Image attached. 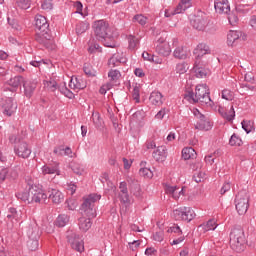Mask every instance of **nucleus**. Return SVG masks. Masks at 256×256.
<instances>
[{
    "label": "nucleus",
    "mask_w": 256,
    "mask_h": 256,
    "mask_svg": "<svg viewBox=\"0 0 256 256\" xmlns=\"http://www.w3.org/2000/svg\"><path fill=\"white\" fill-rule=\"evenodd\" d=\"M84 73L87 75V77H95L97 75V71L93 69V66L91 64H84Z\"/></svg>",
    "instance_id": "obj_45"
},
{
    "label": "nucleus",
    "mask_w": 256,
    "mask_h": 256,
    "mask_svg": "<svg viewBox=\"0 0 256 256\" xmlns=\"http://www.w3.org/2000/svg\"><path fill=\"white\" fill-rule=\"evenodd\" d=\"M120 193H129V189L127 188V182L123 181L119 184Z\"/></svg>",
    "instance_id": "obj_64"
},
{
    "label": "nucleus",
    "mask_w": 256,
    "mask_h": 256,
    "mask_svg": "<svg viewBox=\"0 0 256 256\" xmlns=\"http://www.w3.org/2000/svg\"><path fill=\"white\" fill-rule=\"evenodd\" d=\"M150 103H152V105H163V94H161V92H157L154 91L150 94Z\"/></svg>",
    "instance_id": "obj_28"
},
{
    "label": "nucleus",
    "mask_w": 256,
    "mask_h": 256,
    "mask_svg": "<svg viewBox=\"0 0 256 256\" xmlns=\"http://www.w3.org/2000/svg\"><path fill=\"white\" fill-rule=\"evenodd\" d=\"M87 29H89V23H87V22H80L76 25L77 35H83V33H85V31H87Z\"/></svg>",
    "instance_id": "obj_44"
},
{
    "label": "nucleus",
    "mask_w": 256,
    "mask_h": 256,
    "mask_svg": "<svg viewBox=\"0 0 256 256\" xmlns=\"http://www.w3.org/2000/svg\"><path fill=\"white\" fill-rule=\"evenodd\" d=\"M92 121L97 129L103 127V119H101V114H99V112L92 113Z\"/></svg>",
    "instance_id": "obj_38"
},
{
    "label": "nucleus",
    "mask_w": 256,
    "mask_h": 256,
    "mask_svg": "<svg viewBox=\"0 0 256 256\" xmlns=\"http://www.w3.org/2000/svg\"><path fill=\"white\" fill-rule=\"evenodd\" d=\"M200 228L206 233L207 231H215L217 229V221L210 219L207 223L200 225Z\"/></svg>",
    "instance_id": "obj_31"
},
{
    "label": "nucleus",
    "mask_w": 256,
    "mask_h": 256,
    "mask_svg": "<svg viewBox=\"0 0 256 256\" xmlns=\"http://www.w3.org/2000/svg\"><path fill=\"white\" fill-rule=\"evenodd\" d=\"M194 73H195V76L198 79H203V78L207 77V75L209 74V70L195 65L194 66Z\"/></svg>",
    "instance_id": "obj_35"
},
{
    "label": "nucleus",
    "mask_w": 256,
    "mask_h": 256,
    "mask_svg": "<svg viewBox=\"0 0 256 256\" xmlns=\"http://www.w3.org/2000/svg\"><path fill=\"white\" fill-rule=\"evenodd\" d=\"M54 153L58 157H65V155H71V153H73V151H71V149L69 147L65 148L64 146H58V147L54 148Z\"/></svg>",
    "instance_id": "obj_32"
},
{
    "label": "nucleus",
    "mask_w": 256,
    "mask_h": 256,
    "mask_svg": "<svg viewBox=\"0 0 256 256\" xmlns=\"http://www.w3.org/2000/svg\"><path fill=\"white\" fill-rule=\"evenodd\" d=\"M9 173V170L5 168L4 166H0V183H3L5 179H7V174Z\"/></svg>",
    "instance_id": "obj_56"
},
{
    "label": "nucleus",
    "mask_w": 256,
    "mask_h": 256,
    "mask_svg": "<svg viewBox=\"0 0 256 256\" xmlns=\"http://www.w3.org/2000/svg\"><path fill=\"white\" fill-rule=\"evenodd\" d=\"M41 171L44 175H61L59 163L44 165L42 166Z\"/></svg>",
    "instance_id": "obj_19"
},
{
    "label": "nucleus",
    "mask_w": 256,
    "mask_h": 256,
    "mask_svg": "<svg viewBox=\"0 0 256 256\" xmlns=\"http://www.w3.org/2000/svg\"><path fill=\"white\" fill-rule=\"evenodd\" d=\"M17 5L20 9H29V7H31V2L30 0H18Z\"/></svg>",
    "instance_id": "obj_55"
},
{
    "label": "nucleus",
    "mask_w": 256,
    "mask_h": 256,
    "mask_svg": "<svg viewBox=\"0 0 256 256\" xmlns=\"http://www.w3.org/2000/svg\"><path fill=\"white\" fill-rule=\"evenodd\" d=\"M182 157L185 161H189V159H195L197 157V152L193 147H186L182 149Z\"/></svg>",
    "instance_id": "obj_29"
},
{
    "label": "nucleus",
    "mask_w": 256,
    "mask_h": 256,
    "mask_svg": "<svg viewBox=\"0 0 256 256\" xmlns=\"http://www.w3.org/2000/svg\"><path fill=\"white\" fill-rule=\"evenodd\" d=\"M251 9H253V7L249 4H238L236 6L237 13H242L243 15H245V13H249Z\"/></svg>",
    "instance_id": "obj_42"
},
{
    "label": "nucleus",
    "mask_w": 256,
    "mask_h": 256,
    "mask_svg": "<svg viewBox=\"0 0 256 256\" xmlns=\"http://www.w3.org/2000/svg\"><path fill=\"white\" fill-rule=\"evenodd\" d=\"M23 87L26 97H31L35 89H37V82L32 80H26L23 82Z\"/></svg>",
    "instance_id": "obj_21"
},
{
    "label": "nucleus",
    "mask_w": 256,
    "mask_h": 256,
    "mask_svg": "<svg viewBox=\"0 0 256 256\" xmlns=\"http://www.w3.org/2000/svg\"><path fill=\"white\" fill-rule=\"evenodd\" d=\"M67 240H68V243H70L72 249H74L75 251H78V253H83V250L85 249V247L83 246V240L81 239L79 234L73 231H68Z\"/></svg>",
    "instance_id": "obj_10"
},
{
    "label": "nucleus",
    "mask_w": 256,
    "mask_h": 256,
    "mask_svg": "<svg viewBox=\"0 0 256 256\" xmlns=\"http://www.w3.org/2000/svg\"><path fill=\"white\" fill-rule=\"evenodd\" d=\"M242 129L246 131L247 133H251V130L253 129V126H251V122L242 121Z\"/></svg>",
    "instance_id": "obj_62"
},
{
    "label": "nucleus",
    "mask_w": 256,
    "mask_h": 256,
    "mask_svg": "<svg viewBox=\"0 0 256 256\" xmlns=\"http://www.w3.org/2000/svg\"><path fill=\"white\" fill-rule=\"evenodd\" d=\"M27 247L30 251H37L39 249V239L29 238Z\"/></svg>",
    "instance_id": "obj_41"
},
{
    "label": "nucleus",
    "mask_w": 256,
    "mask_h": 256,
    "mask_svg": "<svg viewBox=\"0 0 256 256\" xmlns=\"http://www.w3.org/2000/svg\"><path fill=\"white\" fill-rule=\"evenodd\" d=\"M72 171L76 174V175H83V167L79 164H75L72 166Z\"/></svg>",
    "instance_id": "obj_58"
},
{
    "label": "nucleus",
    "mask_w": 256,
    "mask_h": 256,
    "mask_svg": "<svg viewBox=\"0 0 256 256\" xmlns=\"http://www.w3.org/2000/svg\"><path fill=\"white\" fill-rule=\"evenodd\" d=\"M172 215L175 221H186L187 223H191V221L196 217L195 210L191 207L185 206L174 210Z\"/></svg>",
    "instance_id": "obj_6"
},
{
    "label": "nucleus",
    "mask_w": 256,
    "mask_h": 256,
    "mask_svg": "<svg viewBox=\"0 0 256 256\" xmlns=\"http://www.w3.org/2000/svg\"><path fill=\"white\" fill-rule=\"evenodd\" d=\"M2 107L4 109V115L11 117V115L17 111V102H15L13 98H7Z\"/></svg>",
    "instance_id": "obj_17"
},
{
    "label": "nucleus",
    "mask_w": 256,
    "mask_h": 256,
    "mask_svg": "<svg viewBox=\"0 0 256 256\" xmlns=\"http://www.w3.org/2000/svg\"><path fill=\"white\" fill-rule=\"evenodd\" d=\"M190 23L196 31H205L209 25V18L204 12H198L192 17Z\"/></svg>",
    "instance_id": "obj_8"
},
{
    "label": "nucleus",
    "mask_w": 256,
    "mask_h": 256,
    "mask_svg": "<svg viewBox=\"0 0 256 256\" xmlns=\"http://www.w3.org/2000/svg\"><path fill=\"white\" fill-rule=\"evenodd\" d=\"M35 27L37 29L35 40L40 45H44L46 49H55V41L51 36V30H49V23L45 16L37 14L35 16Z\"/></svg>",
    "instance_id": "obj_2"
},
{
    "label": "nucleus",
    "mask_w": 256,
    "mask_h": 256,
    "mask_svg": "<svg viewBox=\"0 0 256 256\" xmlns=\"http://www.w3.org/2000/svg\"><path fill=\"white\" fill-rule=\"evenodd\" d=\"M41 9H43L44 11L53 10V0H42Z\"/></svg>",
    "instance_id": "obj_50"
},
{
    "label": "nucleus",
    "mask_w": 256,
    "mask_h": 256,
    "mask_svg": "<svg viewBox=\"0 0 256 256\" xmlns=\"http://www.w3.org/2000/svg\"><path fill=\"white\" fill-rule=\"evenodd\" d=\"M214 8L216 13H224L227 15L231 11V6L229 5V0H215Z\"/></svg>",
    "instance_id": "obj_18"
},
{
    "label": "nucleus",
    "mask_w": 256,
    "mask_h": 256,
    "mask_svg": "<svg viewBox=\"0 0 256 256\" xmlns=\"http://www.w3.org/2000/svg\"><path fill=\"white\" fill-rule=\"evenodd\" d=\"M211 53V50L209 49V46L205 43H200L197 45L196 49L194 50V55H197V57H203V55H207Z\"/></svg>",
    "instance_id": "obj_27"
},
{
    "label": "nucleus",
    "mask_w": 256,
    "mask_h": 256,
    "mask_svg": "<svg viewBox=\"0 0 256 256\" xmlns=\"http://www.w3.org/2000/svg\"><path fill=\"white\" fill-rule=\"evenodd\" d=\"M49 199H51L52 203L59 205V203H63V199H65V196L58 189H51Z\"/></svg>",
    "instance_id": "obj_22"
},
{
    "label": "nucleus",
    "mask_w": 256,
    "mask_h": 256,
    "mask_svg": "<svg viewBox=\"0 0 256 256\" xmlns=\"http://www.w3.org/2000/svg\"><path fill=\"white\" fill-rule=\"evenodd\" d=\"M109 67H119L121 65V58L119 55L114 54L109 60H108Z\"/></svg>",
    "instance_id": "obj_43"
},
{
    "label": "nucleus",
    "mask_w": 256,
    "mask_h": 256,
    "mask_svg": "<svg viewBox=\"0 0 256 256\" xmlns=\"http://www.w3.org/2000/svg\"><path fill=\"white\" fill-rule=\"evenodd\" d=\"M84 201L81 204L80 211L82 215H85L81 218H79V229L81 231H86L91 229V226L93 225V222H91V219H95L97 217V210L95 209V203L97 201L101 200V194L92 193L86 197L83 198ZM88 217V218H86Z\"/></svg>",
    "instance_id": "obj_1"
},
{
    "label": "nucleus",
    "mask_w": 256,
    "mask_h": 256,
    "mask_svg": "<svg viewBox=\"0 0 256 256\" xmlns=\"http://www.w3.org/2000/svg\"><path fill=\"white\" fill-rule=\"evenodd\" d=\"M14 151L18 157H22V159L29 158V155H31V148L29 147V144L27 142H18L15 145Z\"/></svg>",
    "instance_id": "obj_14"
},
{
    "label": "nucleus",
    "mask_w": 256,
    "mask_h": 256,
    "mask_svg": "<svg viewBox=\"0 0 256 256\" xmlns=\"http://www.w3.org/2000/svg\"><path fill=\"white\" fill-rule=\"evenodd\" d=\"M241 35L243 33L241 31H235V30H230L228 35H227V43L230 47H233L239 39H241Z\"/></svg>",
    "instance_id": "obj_23"
},
{
    "label": "nucleus",
    "mask_w": 256,
    "mask_h": 256,
    "mask_svg": "<svg viewBox=\"0 0 256 256\" xmlns=\"http://www.w3.org/2000/svg\"><path fill=\"white\" fill-rule=\"evenodd\" d=\"M127 182L129 184L130 193L136 197V199H141L143 196V191L141 190V185L139 181L135 178H128Z\"/></svg>",
    "instance_id": "obj_15"
},
{
    "label": "nucleus",
    "mask_w": 256,
    "mask_h": 256,
    "mask_svg": "<svg viewBox=\"0 0 256 256\" xmlns=\"http://www.w3.org/2000/svg\"><path fill=\"white\" fill-rule=\"evenodd\" d=\"M188 69H189V66L185 62H182L176 65V73H179V75H183L184 73H187Z\"/></svg>",
    "instance_id": "obj_46"
},
{
    "label": "nucleus",
    "mask_w": 256,
    "mask_h": 256,
    "mask_svg": "<svg viewBox=\"0 0 256 256\" xmlns=\"http://www.w3.org/2000/svg\"><path fill=\"white\" fill-rule=\"evenodd\" d=\"M137 45H139V39L133 35H129L128 49H130V51H135L137 49Z\"/></svg>",
    "instance_id": "obj_36"
},
{
    "label": "nucleus",
    "mask_w": 256,
    "mask_h": 256,
    "mask_svg": "<svg viewBox=\"0 0 256 256\" xmlns=\"http://www.w3.org/2000/svg\"><path fill=\"white\" fill-rule=\"evenodd\" d=\"M222 117L226 119V121H233V119H235V108L231 106L228 112L222 113Z\"/></svg>",
    "instance_id": "obj_48"
},
{
    "label": "nucleus",
    "mask_w": 256,
    "mask_h": 256,
    "mask_svg": "<svg viewBox=\"0 0 256 256\" xmlns=\"http://www.w3.org/2000/svg\"><path fill=\"white\" fill-rule=\"evenodd\" d=\"M193 114L196 119H199V121L195 125V129H199L200 131H209V129H211V124L209 123V121H207L205 115L200 113V111L197 109L193 111Z\"/></svg>",
    "instance_id": "obj_12"
},
{
    "label": "nucleus",
    "mask_w": 256,
    "mask_h": 256,
    "mask_svg": "<svg viewBox=\"0 0 256 256\" xmlns=\"http://www.w3.org/2000/svg\"><path fill=\"white\" fill-rule=\"evenodd\" d=\"M147 17H145L143 14H137L134 16L133 21L136 23H139V25H147Z\"/></svg>",
    "instance_id": "obj_52"
},
{
    "label": "nucleus",
    "mask_w": 256,
    "mask_h": 256,
    "mask_svg": "<svg viewBox=\"0 0 256 256\" xmlns=\"http://www.w3.org/2000/svg\"><path fill=\"white\" fill-rule=\"evenodd\" d=\"M191 5H192L191 0H181L179 4L176 6V8L174 9V11L177 15L181 13H185V11H187V9L191 7Z\"/></svg>",
    "instance_id": "obj_26"
},
{
    "label": "nucleus",
    "mask_w": 256,
    "mask_h": 256,
    "mask_svg": "<svg viewBox=\"0 0 256 256\" xmlns=\"http://www.w3.org/2000/svg\"><path fill=\"white\" fill-rule=\"evenodd\" d=\"M88 51L89 53H95V51H101V47L97 43L91 44L90 42Z\"/></svg>",
    "instance_id": "obj_61"
},
{
    "label": "nucleus",
    "mask_w": 256,
    "mask_h": 256,
    "mask_svg": "<svg viewBox=\"0 0 256 256\" xmlns=\"http://www.w3.org/2000/svg\"><path fill=\"white\" fill-rule=\"evenodd\" d=\"M69 87L73 89V91H79L81 89H85V87H87V80L83 79L81 76L79 77L73 76L70 79Z\"/></svg>",
    "instance_id": "obj_16"
},
{
    "label": "nucleus",
    "mask_w": 256,
    "mask_h": 256,
    "mask_svg": "<svg viewBox=\"0 0 256 256\" xmlns=\"http://www.w3.org/2000/svg\"><path fill=\"white\" fill-rule=\"evenodd\" d=\"M167 113H169V110L166 108H162L156 115H155V119H158V121L163 120V118L165 117V115H167Z\"/></svg>",
    "instance_id": "obj_57"
},
{
    "label": "nucleus",
    "mask_w": 256,
    "mask_h": 256,
    "mask_svg": "<svg viewBox=\"0 0 256 256\" xmlns=\"http://www.w3.org/2000/svg\"><path fill=\"white\" fill-rule=\"evenodd\" d=\"M119 199L124 205H131V198L129 192L119 193Z\"/></svg>",
    "instance_id": "obj_49"
},
{
    "label": "nucleus",
    "mask_w": 256,
    "mask_h": 256,
    "mask_svg": "<svg viewBox=\"0 0 256 256\" xmlns=\"http://www.w3.org/2000/svg\"><path fill=\"white\" fill-rule=\"evenodd\" d=\"M173 55L175 59H187V57L189 56V53L187 52V50H185V48L181 46V47H177L174 50Z\"/></svg>",
    "instance_id": "obj_33"
},
{
    "label": "nucleus",
    "mask_w": 256,
    "mask_h": 256,
    "mask_svg": "<svg viewBox=\"0 0 256 256\" xmlns=\"http://www.w3.org/2000/svg\"><path fill=\"white\" fill-rule=\"evenodd\" d=\"M227 191H231V182H225L221 187L220 193L221 195H225Z\"/></svg>",
    "instance_id": "obj_60"
},
{
    "label": "nucleus",
    "mask_w": 256,
    "mask_h": 256,
    "mask_svg": "<svg viewBox=\"0 0 256 256\" xmlns=\"http://www.w3.org/2000/svg\"><path fill=\"white\" fill-rule=\"evenodd\" d=\"M31 203H45L47 201V195L45 191L37 188V186L30 187Z\"/></svg>",
    "instance_id": "obj_11"
},
{
    "label": "nucleus",
    "mask_w": 256,
    "mask_h": 256,
    "mask_svg": "<svg viewBox=\"0 0 256 256\" xmlns=\"http://www.w3.org/2000/svg\"><path fill=\"white\" fill-rule=\"evenodd\" d=\"M67 223H69V216H67L66 214H61L57 217V220H56L57 227H65Z\"/></svg>",
    "instance_id": "obj_40"
},
{
    "label": "nucleus",
    "mask_w": 256,
    "mask_h": 256,
    "mask_svg": "<svg viewBox=\"0 0 256 256\" xmlns=\"http://www.w3.org/2000/svg\"><path fill=\"white\" fill-rule=\"evenodd\" d=\"M94 32L100 41L102 39H107V37H111V28H109V23L104 20H98L94 23Z\"/></svg>",
    "instance_id": "obj_9"
},
{
    "label": "nucleus",
    "mask_w": 256,
    "mask_h": 256,
    "mask_svg": "<svg viewBox=\"0 0 256 256\" xmlns=\"http://www.w3.org/2000/svg\"><path fill=\"white\" fill-rule=\"evenodd\" d=\"M209 87L207 84L197 85L195 92H186L185 99H188L191 103H202V105H208L211 107L213 101H211V96H209Z\"/></svg>",
    "instance_id": "obj_3"
},
{
    "label": "nucleus",
    "mask_w": 256,
    "mask_h": 256,
    "mask_svg": "<svg viewBox=\"0 0 256 256\" xmlns=\"http://www.w3.org/2000/svg\"><path fill=\"white\" fill-rule=\"evenodd\" d=\"M21 83H25V78H23V76H15L8 80V85L10 87H13L14 89H17V87H20Z\"/></svg>",
    "instance_id": "obj_30"
},
{
    "label": "nucleus",
    "mask_w": 256,
    "mask_h": 256,
    "mask_svg": "<svg viewBox=\"0 0 256 256\" xmlns=\"http://www.w3.org/2000/svg\"><path fill=\"white\" fill-rule=\"evenodd\" d=\"M44 86L48 91H51V92H55L58 89V91H60L62 95H65V97H68V99H73V97H75V94H73V92H71V90L67 88V85L65 83L58 86L57 81L49 80L44 82Z\"/></svg>",
    "instance_id": "obj_7"
},
{
    "label": "nucleus",
    "mask_w": 256,
    "mask_h": 256,
    "mask_svg": "<svg viewBox=\"0 0 256 256\" xmlns=\"http://www.w3.org/2000/svg\"><path fill=\"white\" fill-rule=\"evenodd\" d=\"M155 45L156 52H158L159 55H162L163 57H169V55H171V46L169 45V42L165 41V38H159Z\"/></svg>",
    "instance_id": "obj_13"
},
{
    "label": "nucleus",
    "mask_w": 256,
    "mask_h": 256,
    "mask_svg": "<svg viewBox=\"0 0 256 256\" xmlns=\"http://www.w3.org/2000/svg\"><path fill=\"white\" fill-rule=\"evenodd\" d=\"M245 231L243 228L236 227L230 232V247L236 253H243L245 251Z\"/></svg>",
    "instance_id": "obj_4"
},
{
    "label": "nucleus",
    "mask_w": 256,
    "mask_h": 256,
    "mask_svg": "<svg viewBox=\"0 0 256 256\" xmlns=\"http://www.w3.org/2000/svg\"><path fill=\"white\" fill-rule=\"evenodd\" d=\"M139 174L141 177H146V179H152L153 178V171L149 168H141L139 170Z\"/></svg>",
    "instance_id": "obj_51"
},
{
    "label": "nucleus",
    "mask_w": 256,
    "mask_h": 256,
    "mask_svg": "<svg viewBox=\"0 0 256 256\" xmlns=\"http://www.w3.org/2000/svg\"><path fill=\"white\" fill-rule=\"evenodd\" d=\"M108 77L111 79V81H117L121 77V72H119V70H110Z\"/></svg>",
    "instance_id": "obj_54"
},
{
    "label": "nucleus",
    "mask_w": 256,
    "mask_h": 256,
    "mask_svg": "<svg viewBox=\"0 0 256 256\" xmlns=\"http://www.w3.org/2000/svg\"><path fill=\"white\" fill-rule=\"evenodd\" d=\"M31 187H33V184H31L30 182L28 184V190L18 192L16 194L17 199H20V201H24V203H31Z\"/></svg>",
    "instance_id": "obj_24"
},
{
    "label": "nucleus",
    "mask_w": 256,
    "mask_h": 256,
    "mask_svg": "<svg viewBox=\"0 0 256 256\" xmlns=\"http://www.w3.org/2000/svg\"><path fill=\"white\" fill-rule=\"evenodd\" d=\"M167 231L168 233H177L178 235H183L181 228L177 225L171 226Z\"/></svg>",
    "instance_id": "obj_59"
},
{
    "label": "nucleus",
    "mask_w": 256,
    "mask_h": 256,
    "mask_svg": "<svg viewBox=\"0 0 256 256\" xmlns=\"http://www.w3.org/2000/svg\"><path fill=\"white\" fill-rule=\"evenodd\" d=\"M165 191L168 195H171L173 199H179V197H181V194L183 193V190H179V187L171 185H166Z\"/></svg>",
    "instance_id": "obj_25"
},
{
    "label": "nucleus",
    "mask_w": 256,
    "mask_h": 256,
    "mask_svg": "<svg viewBox=\"0 0 256 256\" xmlns=\"http://www.w3.org/2000/svg\"><path fill=\"white\" fill-rule=\"evenodd\" d=\"M235 97V95L233 94V92L229 89H224L222 91V99H225L226 101H233V98Z\"/></svg>",
    "instance_id": "obj_53"
},
{
    "label": "nucleus",
    "mask_w": 256,
    "mask_h": 256,
    "mask_svg": "<svg viewBox=\"0 0 256 256\" xmlns=\"http://www.w3.org/2000/svg\"><path fill=\"white\" fill-rule=\"evenodd\" d=\"M103 42V44L105 45V47H116V43H115V38H113V35L110 34V37H106V39H102L100 40Z\"/></svg>",
    "instance_id": "obj_47"
},
{
    "label": "nucleus",
    "mask_w": 256,
    "mask_h": 256,
    "mask_svg": "<svg viewBox=\"0 0 256 256\" xmlns=\"http://www.w3.org/2000/svg\"><path fill=\"white\" fill-rule=\"evenodd\" d=\"M229 145L231 147H241L243 145V140L237 134H233L229 140Z\"/></svg>",
    "instance_id": "obj_37"
},
{
    "label": "nucleus",
    "mask_w": 256,
    "mask_h": 256,
    "mask_svg": "<svg viewBox=\"0 0 256 256\" xmlns=\"http://www.w3.org/2000/svg\"><path fill=\"white\" fill-rule=\"evenodd\" d=\"M228 21H229L230 25H235V23H237L239 21V18L235 14H229Z\"/></svg>",
    "instance_id": "obj_63"
},
{
    "label": "nucleus",
    "mask_w": 256,
    "mask_h": 256,
    "mask_svg": "<svg viewBox=\"0 0 256 256\" xmlns=\"http://www.w3.org/2000/svg\"><path fill=\"white\" fill-rule=\"evenodd\" d=\"M153 159L158 163H163L167 159V147L158 146L157 149L152 153Z\"/></svg>",
    "instance_id": "obj_20"
},
{
    "label": "nucleus",
    "mask_w": 256,
    "mask_h": 256,
    "mask_svg": "<svg viewBox=\"0 0 256 256\" xmlns=\"http://www.w3.org/2000/svg\"><path fill=\"white\" fill-rule=\"evenodd\" d=\"M145 119V112L136 111L131 117V123H141Z\"/></svg>",
    "instance_id": "obj_39"
},
{
    "label": "nucleus",
    "mask_w": 256,
    "mask_h": 256,
    "mask_svg": "<svg viewBox=\"0 0 256 256\" xmlns=\"http://www.w3.org/2000/svg\"><path fill=\"white\" fill-rule=\"evenodd\" d=\"M235 207L239 215H245L249 209V192L241 190L235 198Z\"/></svg>",
    "instance_id": "obj_5"
},
{
    "label": "nucleus",
    "mask_w": 256,
    "mask_h": 256,
    "mask_svg": "<svg viewBox=\"0 0 256 256\" xmlns=\"http://www.w3.org/2000/svg\"><path fill=\"white\" fill-rule=\"evenodd\" d=\"M28 239H39V226H29L27 230Z\"/></svg>",
    "instance_id": "obj_34"
}]
</instances>
